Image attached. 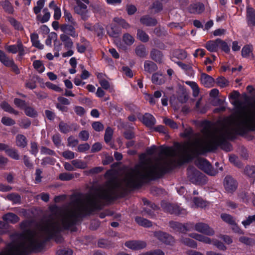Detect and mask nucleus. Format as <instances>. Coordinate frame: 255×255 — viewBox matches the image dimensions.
<instances>
[{"mask_svg": "<svg viewBox=\"0 0 255 255\" xmlns=\"http://www.w3.org/2000/svg\"><path fill=\"white\" fill-rule=\"evenodd\" d=\"M185 83L190 86L193 90V95L194 97H196L199 93V89L197 84L192 81H186Z\"/></svg>", "mask_w": 255, "mask_h": 255, "instance_id": "44", "label": "nucleus"}, {"mask_svg": "<svg viewBox=\"0 0 255 255\" xmlns=\"http://www.w3.org/2000/svg\"><path fill=\"white\" fill-rule=\"evenodd\" d=\"M59 129L61 132L63 133H67L71 130V126L61 121L59 124Z\"/></svg>", "mask_w": 255, "mask_h": 255, "instance_id": "39", "label": "nucleus"}, {"mask_svg": "<svg viewBox=\"0 0 255 255\" xmlns=\"http://www.w3.org/2000/svg\"><path fill=\"white\" fill-rule=\"evenodd\" d=\"M155 122L154 117L150 114L146 113L142 117V123L147 127L153 126Z\"/></svg>", "mask_w": 255, "mask_h": 255, "instance_id": "18", "label": "nucleus"}, {"mask_svg": "<svg viewBox=\"0 0 255 255\" xmlns=\"http://www.w3.org/2000/svg\"><path fill=\"white\" fill-rule=\"evenodd\" d=\"M238 183L233 177L227 175L224 180V187L228 193H233L237 189Z\"/></svg>", "mask_w": 255, "mask_h": 255, "instance_id": "7", "label": "nucleus"}, {"mask_svg": "<svg viewBox=\"0 0 255 255\" xmlns=\"http://www.w3.org/2000/svg\"><path fill=\"white\" fill-rule=\"evenodd\" d=\"M0 255H21L11 243L8 244L6 249L0 253Z\"/></svg>", "mask_w": 255, "mask_h": 255, "instance_id": "22", "label": "nucleus"}, {"mask_svg": "<svg viewBox=\"0 0 255 255\" xmlns=\"http://www.w3.org/2000/svg\"><path fill=\"white\" fill-rule=\"evenodd\" d=\"M200 79L201 83L206 87H211L214 86L215 82L214 78L205 73L201 74Z\"/></svg>", "mask_w": 255, "mask_h": 255, "instance_id": "16", "label": "nucleus"}, {"mask_svg": "<svg viewBox=\"0 0 255 255\" xmlns=\"http://www.w3.org/2000/svg\"><path fill=\"white\" fill-rule=\"evenodd\" d=\"M219 48H220L226 53H228L230 51V48L227 43L220 38L219 40Z\"/></svg>", "mask_w": 255, "mask_h": 255, "instance_id": "53", "label": "nucleus"}, {"mask_svg": "<svg viewBox=\"0 0 255 255\" xmlns=\"http://www.w3.org/2000/svg\"><path fill=\"white\" fill-rule=\"evenodd\" d=\"M60 39L63 43L64 47L67 49H71L73 47V42L71 39L65 34H62L60 36Z\"/></svg>", "mask_w": 255, "mask_h": 255, "instance_id": "23", "label": "nucleus"}, {"mask_svg": "<svg viewBox=\"0 0 255 255\" xmlns=\"http://www.w3.org/2000/svg\"><path fill=\"white\" fill-rule=\"evenodd\" d=\"M44 0H39L37 1V5L34 6L33 8L34 12L36 14H38L40 12L41 9L44 5Z\"/></svg>", "mask_w": 255, "mask_h": 255, "instance_id": "63", "label": "nucleus"}, {"mask_svg": "<svg viewBox=\"0 0 255 255\" xmlns=\"http://www.w3.org/2000/svg\"><path fill=\"white\" fill-rule=\"evenodd\" d=\"M222 219L226 223L230 225H235L236 222L234 218L230 214L223 213L221 215Z\"/></svg>", "mask_w": 255, "mask_h": 255, "instance_id": "40", "label": "nucleus"}, {"mask_svg": "<svg viewBox=\"0 0 255 255\" xmlns=\"http://www.w3.org/2000/svg\"><path fill=\"white\" fill-rule=\"evenodd\" d=\"M253 46L251 45H245L242 50V56L243 57H248L252 52Z\"/></svg>", "mask_w": 255, "mask_h": 255, "instance_id": "51", "label": "nucleus"}, {"mask_svg": "<svg viewBox=\"0 0 255 255\" xmlns=\"http://www.w3.org/2000/svg\"><path fill=\"white\" fill-rule=\"evenodd\" d=\"M154 236L160 242L168 245H172L175 243L174 238L169 234L161 231L155 232Z\"/></svg>", "mask_w": 255, "mask_h": 255, "instance_id": "8", "label": "nucleus"}, {"mask_svg": "<svg viewBox=\"0 0 255 255\" xmlns=\"http://www.w3.org/2000/svg\"><path fill=\"white\" fill-rule=\"evenodd\" d=\"M189 236L191 238H193L200 242H203L205 244H211L212 240L208 237L204 236L202 235L196 234V233H192L189 234Z\"/></svg>", "mask_w": 255, "mask_h": 255, "instance_id": "26", "label": "nucleus"}, {"mask_svg": "<svg viewBox=\"0 0 255 255\" xmlns=\"http://www.w3.org/2000/svg\"><path fill=\"white\" fill-rule=\"evenodd\" d=\"M247 17L250 24L255 25V10L248 7L247 10Z\"/></svg>", "mask_w": 255, "mask_h": 255, "instance_id": "25", "label": "nucleus"}, {"mask_svg": "<svg viewBox=\"0 0 255 255\" xmlns=\"http://www.w3.org/2000/svg\"><path fill=\"white\" fill-rule=\"evenodd\" d=\"M33 66L39 73H42L45 70L44 66L40 60H35L33 63Z\"/></svg>", "mask_w": 255, "mask_h": 255, "instance_id": "57", "label": "nucleus"}, {"mask_svg": "<svg viewBox=\"0 0 255 255\" xmlns=\"http://www.w3.org/2000/svg\"><path fill=\"white\" fill-rule=\"evenodd\" d=\"M30 38L33 46L39 49H42L43 48V45L41 44L38 40V34L36 33L31 34Z\"/></svg>", "mask_w": 255, "mask_h": 255, "instance_id": "33", "label": "nucleus"}, {"mask_svg": "<svg viewBox=\"0 0 255 255\" xmlns=\"http://www.w3.org/2000/svg\"><path fill=\"white\" fill-rule=\"evenodd\" d=\"M216 83L221 88L226 87L229 85V81L223 76L217 78L216 80Z\"/></svg>", "mask_w": 255, "mask_h": 255, "instance_id": "45", "label": "nucleus"}, {"mask_svg": "<svg viewBox=\"0 0 255 255\" xmlns=\"http://www.w3.org/2000/svg\"><path fill=\"white\" fill-rule=\"evenodd\" d=\"M5 152L9 157L12 159L15 160H18L19 158V156L16 149L9 148L8 147L5 151Z\"/></svg>", "mask_w": 255, "mask_h": 255, "instance_id": "43", "label": "nucleus"}, {"mask_svg": "<svg viewBox=\"0 0 255 255\" xmlns=\"http://www.w3.org/2000/svg\"><path fill=\"white\" fill-rule=\"evenodd\" d=\"M5 48L9 52L12 53H16L17 51H18L20 55H23L24 53L23 46L22 42L20 40L17 41V45H11L9 46H6L5 47Z\"/></svg>", "mask_w": 255, "mask_h": 255, "instance_id": "12", "label": "nucleus"}, {"mask_svg": "<svg viewBox=\"0 0 255 255\" xmlns=\"http://www.w3.org/2000/svg\"><path fill=\"white\" fill-rule=\"evenodd\" d=\"M150 56L151 58L156 62H162V54L161 52L157 49H153L151 51Z\"/></svg>", "mask_w": 255, "mask_h": 255, "instance_id": "27", "label": "nucleus"}, {"mask_svg": "<svg viewBox=\"0 0 255 255\" xmlns=\"http://www.w3.org/2000/svg\"><path fill=\"white\" fill-rule=\"evenodd\" d=\"M1 4L3 8L6 12L9 13H13L14 11L12 5L9 1L5 0L4 1H2Z\"/></svg>", "mask_w": 255, "mask_h": 255, "instance_id": "46", "label": "nucleus"}, {"mask_svg": "<svg viewBox=\"0 0 255 255\" xmlns=\"http://www.w3.org/2000/svg\"><path fill=\"white\" fill-rule=\"evenodd\" d=\"M204 9V5L201 2L193 3L189 7V12L193 14H200L203 12Z\"/></svg>", "mask_w": 255, "mask_h": 255, "instance_id": "14", "label": "nucleus"}, {"mask_svg": "<svg viewBox=\"0 0 255 255\" xmlns=\"http://www.w3.org/2000/svg\"><path fill=\"white\" fill-rule=\"evenodd\" d=\"M220 129L221 128H216L212 130L210 126L207 125L201 129L202 135H201L200 133L199 132L193 134L192 128H186L184 131L181 134V135L185 138H192V140L188 143V147L185 145L181 148V156H187L188 157H192L199 155H204L207 152L217 149L219 146L226 151H230L231 144L227 142V140L231 139L228 137H225L224 143L217 145L215 148L205 151H201L200 150L204 146L203 144L201 143L203 142L202 141H206V142H213V141H215L214 135L217 134V132H218Z\"/></svg>", "mask_w": 255, "mask_h": 255, "instance_id": "3", "label": "nucleus"}, {"mask_svg": "<svg viewBox=\"0 0 255 255\" xmlns=\"http://www.w3.org/2000/svg\"><path fill=\"white\" fill-rule=\"evenodd\" d=\"M158 178V157L154 161L147 159L128 172L123 180L111 178L94 193L86 195L84 199L75 197L64 208L57 218L47 220L38 231H26L22 242L11 243L21 255H27L32 252L40 251L45 242L50 239L54 238L57 243H61L63 238L59 233L69 230L82 216L102 209L104 202L116 199L128 188L140 187L145 181Z\"/></svg>", "mask_w": 255, "mask_h": 255, "instance_id": "1", "label": "nucleus"}, {"mask_svg": "<svg viewBox=\"0 0 255 255\" xmlns=\"http://www.w3.org/2000/svg\"><path fill=\"white\" fill-rule=\"evenodd\" d=\"M114 21L124 29H127L130 27V25L126 20L121 17H115Z\"/></svg>", "mask_w": 255, "mask_h": 255, "instance_id": "42", "label": "nucleus"}, {"mask_svg": "<svg viewBox=\"0 0 255 255\" xmlns=\"http://www.w3.org/2000/svg\"><path fill=\"white\" fill-rule=\"evenodd\" d=\"M214 246H216L219 250L221 251H225L226 250V247L224 245V244L220 241H218L216 239H213L211 241V244Z\"/></svg>", "mask_w": 255, "mask_h": 255, "instance_id": "60", "label": "nucleus"}, {"mask_svg": "<svg viewBox=\"0 0 255 255\" xmlns=\"http://www.w3.org/2000/svg\"><path fill=\"white\" fill-rule=\"evenodd\" d=\"M156 64L150 60H146L144 63V70L145 72L150 74L157 70Z\"/></svg>", "mask_w": 255, "mask_h": 255, "instance_id": "17", "label": "nucleus"}, {"mask_svg": "<svg viewBox=\"0 0 255 255\" xmlns=\"http://www.w3.org/2000/svg\"><path fill=\"white\" fill-rule=\"evenodd\" d=\"M195 231L208 236H212L215 234L214 230L210 228L208 225L204 223L196 224Z\"/></svg>", "mask_w": 255, "mask_h": 255, "instance_id": "10", "label": "nucleus"}, {"mask_svg": "<svg viewBox=\"0 0 255 255\" xmlns=\"http://www.w3.org/2000/svg\"><path fill=\"white\" fill-rule=\"evenodd\" d=\"M107 32L110 36L113 37H118L121 33L119 28L115 25H111L107 29Z\"/></svg>", "mask_w": 255, "mask_h": 255, "instance_id": "34", "label": "nucleus"}, {"mask_svg": "<svg viewBox=\"0 0 255 255\" xmlns=\"http://www.w3.org/2000/svg\"><path fill=\"white\" fill-rule=\"evenodd\" d=\"M113 130L110 127H108L105 130V133L104 136V140L106 143H109L113 136Z\"/></svg>", "mask_w": 255, "mask_h": 255, "instance_id": "52", "label": "nucleus"}, {"mask_svg": "<svg viewBox=\"0 0 255 255\" xmlns=\"http://www.w3.org/2000/svg\"><path fill=\"white\" fill-rule=\"evenodd\" d=\"M140 22L147 26H153L157 23V21L155 18L148 15L141 16L140 18Z\"/></svg>", "mask_w": 255, "mask_h": 255, "instance_id": "15", "label": "nucleus"}, {"mask_svg": "<svg viewBox=\"0 0 255 255\" xmlns=\"http://www.w3.org/2000/svg\"><path fill=\"white\" fill-rule=\"evenodd\" d=\"M196 164L198 168L209 175L214 176L217 173L210 162L205 158H200L198 159L196 161Z\"/></svg>", "mask_w": 255, "mask_h": 255, "instance_id": "6", "label": "nucleus"}, {"mask_svg": "<svg viewBox=\"0 0 255 255\" xmlns=\"http://www.w3.org/2000/svg\"><path fill=\"white\" fill-rule=\"evenodd\" d=\"M0 107L5 112L10 114H13L15 115H17L18 114V112L15 110L8 103L6 102H2L0 104Z\"/></svg>", "mask_w": 255, "mask_h": 255, "instance_id": "32", "label": "nucleus"}, {"mask_svg": "<svg viewBox=\"0 0 255 255\" xmlns=\"http://www.w3.org/2000/svg\"><path fill=\"white\" fill-rule=\"evenodd\" d=\"M135 52L137 56L141 58H144L147 55V52L146 50L145 47L144 45H139L137 46L135 49Z\"/></svg>", "mask_w": 255, "mask_h": 255, "instance_id": "30", "label": "nucleus"}, {"mask_svg": "<svg viewBox=\"0 0 255 255\" xmlns=\"http://www.w3.org/2000/svg\"><path fill=\"white\" fill-rule=\"evenodd\" d=\"M15 144L18 147L24 148L27 144L26 137L23 134H17L15 138Z\"/></svg>", "mask_w": 255, "mask_h": 255, "instance_id": "20", "label": "nucleus"}, {"mask_svg": "<svg viewBox=\"0 0 255 255\" xmlns=\"http://www.w3.org/2000/svg\"><path fill=\"white\" fill-rule=\"evenodd\" d=\"M169 224L170 227L175 231L184 233L183 224L174 221H170Z\"/></svg>", "mask_w": 255, "mask_h": 255, "instance_id": "29", "label": "nucleus"}, {"mask_svg": "<svg viewBox=\"0 0 255 255\" xmlns=\"http://www.w3.org/2000/svg\"><path fill=\"white\" fill-rule=\"evenodd\" d=\"M93 31L96 33L98 36H102L104 33V29L102 26L97 23L93 25Z\"/></svg>", "mask_w": 255, "mask_h": 255, "instance_id": "56", "label": "nucleus"}, {"mask_svg": "<svg viewBox=\"0 0 255 255\" xmlns=\"http://www.w3.org/2000/svg\"><path fill=\"white\" fill-rule=\"evenodd\" d=\"M74 26L72 24H63L60 25V28L62 32L70 35L72 37H75L78 36V34L75 32Z\"/></svg>", "mask_w": 255, "mask_h": 255, "instance_id": "13", "label": "nucleus"}, {"mask_svg": "<svg viewBox=\"0 0 255 255\" xmlns=\"http://www.w3.org/2000/svg\"><path fill=\"white\" fill-rule=\"evenodd\" d=\"M244 173L250 177L255 178V166L247 165L244 169Z\"/></svg>", "mask_w": 255, "mask_h": 255, "instance_id": "41", "label": "nucleus"}, {"mask_svg": "<svg viewBox=\"0 0 255 255\" xmlns=\"http://www.w3.org/2000/svg\"><path fill=\"white\" fill-rule=\"evenodd\" d=\"M187 175L189 180L193 184L203 185L207 182L206 176L194 167H190L188 168Z\"/></svg>", "mask_w": 255, "mask_h": 255, "instance_id": "4", "label": "nucleus"}, {"mask_svg": "<svg viewBox=\"0 0 255 255\" xmlns=\"http://www.w3.org/2000/svg\"><path fill=\"white\" fill-rule=\"evenodd\" d=\"M137 38L143 42H146L149 40L148 34L143 30L138 29L137 31Z\"/></svg>", "mask_w": 255, "mask_h": 255, "instance_id": "37", "label": "nucleus"}, {"mask_svg": "<svg viewBox=\"0 0 255 255\" xmlns=\"http://www.w3.org/2000/svg\"><path fill=\"white\" fill-rule=\"evenodd\" d=\"M193 203L196 207L205 208L208 205V203L199 197H194L193 199Z\"/></svg>", "mask_w": 255, "mask_h": 255, "instance_id": "36", "label": "nucleus"}, {"mask_svg": "<svg viewBox=\"0 0 255 255\" xmlns=\"http://www.w3.org/2000/svg\"><path fill=\"white\" fill-rule=\"evenodd\" d=\"M123 39L125 43L128 45H131L134 41V38L128 33L124 34Z\"/></svg>", "mask_w": 255, "mask_h": 255, "instance_id": "61", "label": "nucleus"}, {"mask_svg": "<svg viewBox=\"0 0 255 255\" xmlns=\"http://www.w3.org/2000/svg\"><path fill=\"white\" fill-rule=\"evenodd\" d=\"M150 9L153 13L160 12L163 9V4L161 1L156 0L150 6Z\"/></svg>", "mask_w": 255, "mask_h": 255, "instance_id": "28", "label": "nucleus"}, {"mask_svg": "<svg viewBox=\"0 0 255 255\" xmlns=\"http://www.w3.org/2000/svg\"><path fill=\"white\" fill-rule=\"evenodd\" d=\"M239 240L240 242L246 245L251 246L255 244V241L253 239L245 236L241 237Z\"/></svg>", "mask_w": 255, "mask_h": 255, "instance_id": "62", "label": "nucleus"}, {"mask_svg": "<svg viewBox=\"0 0 255 255\" xmlns=\"http://www.w3.org/2000/svg\"><path fill=\"white\" fill-rule=\"evenodd\" d=\"M71 163L74 167L79 169H85L87 166L86 163L80 159L73 160Z\"/></svg>", "mask_w": 255, "mask_h": 255, "instance_id": "47", "label": "nucleus"}, {"mask_svg": "<svg viewBox=\"0 0 255 255\" xmlns=\"http://www.w3.org/2000/svg\"><path fill=\"white\" fill-rule=\"evenodd\" d=\"M138 255H164V253L160 250H155L142 253Z\"/></svg>", "mask_w": 255, "mask_h": 255, "instance_id": "64", "label": "nucleus"}, {"mask_svg": "<svg viewBox=\"0 0 255 255\" xmlns=\"http://www.w3.org/2000/svg\"><path fill=\"white\" fill-rule=\"evenodd\" d=\"M1 122L2 124L6 126H13L15 124L14 120L10 118L7 117H3L1 118Z\"/></svg>", "mask_w": 255, "mask_h": 255, "instance_id": "59", "label": "nucleus"}, {"mask_svg": "<svg viewBox=\"0 0 255 255\" xmlns=\"http://www.w3.org/2000/svg\"><path fill=\"white\" fill-rule=\"evenodd\" d=\"M125 245L127 248L133 250H141L146 246V243L141 241H129L126 242Z\"/></svg>", "mask_w": 255, "mask_h": 255, "instance_id": "11", "label": "nucleus"}, {"mask_svg": "<svg viewBox=\"0 0 255 255\" xmlns=\"http://www.w3.org/2000/svg\"><path fill=\"white\" fill-rule=\"evenodd\" d=\"M12 60L9 59L3 51L0 50V61L5 66L8 65Z\"/></svg>", "mask_w": 255, "mask_h": 255, "instance_id": "55", "label": "nucleus"}, {"mask_svg": "<svg viewBox=\"0 0 255 255\" xmlns=\"http://www.w3.org/2000/svg\"><path fill=\"white\" fill-rule=\"evenodd\" d=\"M254 223H255V214L252 216H249L246 220L243 221L242 222V224L246 228Z\"/></svg>", "mask_w": 255, "mask_h": 255, "instance_id": "50", "label": "nucleus"}, {"mask_svg": "<svg viewBox=\"0 0 255 255\" xmlns=\"http://www.w3.org/2000/svg\"><path fill=\"white\" fill-rule=\"evenodd\" d=\"M64 17L65 20L73 25H77V23L73 18L71 13L66 9H64Z\"/></svg>", "mask_w": 255, "mask_h": 255, "instance_id": "48", "label": "nucleus"}, {"mask_svg": "<svg viewBox=\"0 0 255 255\" xmlns=\"http://www.w3.org/2000/svg\"><path fill=\"white\" fill-rule=\"evenodd\" d=\"M10 23L14 27V28L18 30H22L23 28L21 23L17 21L15 19L10 17L8 19Z\"/></svg>", "mask_w": 255, "mask_h": 255, "instance_id": "54", "label": "nucleus"}, {"mask_svg": "<svg viewBox=\"0 0 255 255\" xmlns=\"http://www.w3.org/2000/svg\"><path fill=\"white\" fill-rule=\"evenodd\" d=\"M76 3L77 5L74 8L75 12L80 15L83 20H86L89 17L87 6L79 0H76Z\"/></svg>", "mask_w": 255, "mask_h": 255, "instance_id": "9", "label": "nucleus"}, {"mask_svg": "<svg viewBox=\"0 0 255 255\" xmlns=\"http://www.w3.org/2000/svg\"><path fill=\"white\" fill-rule=\"evenodd\" d=\"M161 206L165 212L171 214L184 216L187 214V212L185 209L181 208L175 204H172L168 203H162Z\"/></svg>", "mask_w": 255, "mask_h": 255, "instance_id": "5", "label": "nucleus"}, {"mask_svg": "<svg viewBox=\"0 0 255 255\" xmlns=\"http://www.w3.org/2000/svg\"><path fill=\"white\" fill-rule=\"evenodd\" d=\"M135 221L139 225L145 228L151 227L152 225L150 221L141 217H136L135 218Z\"/></svg>", "mask_w": 255, "mask_h": 255, "instance_id": "31", "label": "nucleus"}, {"mask_svg": "<svg viewBox=\"0 0 255 255\" xmlns=\"http://www.w3.org/2000/svg\"><path fill=\"white\" fill-rule=\"evenodd\" d=\"M6 198L14 204H19L21 201V197L17 193H12L7 195Z\"/></svg>", "mask_w": 255, "mask_h": 255, "instance_id": "38", "label": "nucleus"}, {"mask_svg": "<svg viewBox=\"0 0 255 255\" xmlns=\"http://www.w3.org/2000/svg\"><path fill=\"white\" fill-rule=\"evenodd\" d=\"M240 93L237 91H233L229 95L230 98L235 100L234 105L237 109L224 124L217 134L214 135L215 141L213 142H202L203 147L201 151L209 150L216 147L225 141V137L233 139L236 134H243L248 131L255 130V110L251 107L243 106L241 102L238 99Z\"/></svg>", "mask_w": 255, "mask_h": 255, "instance_id": "2", "label": "nucleus"}, {"mask_svg": "<svg viewBox=\"0 0 255 255\" xmlns=\"http://www.w3.org/2000/svg\"><path fill=\"white\" fill-rule=\"evenodd\" d=\"M2 219L7 223L12 224L16 223L19 220V218L16 215L12 213H8L5 214L2 217Z\"/></svg>", "mask_w": 255, "mask_h": 255, "instance_id": "21", "label": "nucleus"}, {"mask_svg": "<svg viewBox=\"0 0 255 255\" xmlns=\"http://www.w3.org/2000/svg\"><path fill=\"white\" fill-rule=\"evenodd\" d=\"M112 245L113 244L111 242L103 239L99 240L98 242V246L100 248H109L111 247Z\"/></svg>", "mask_w": 255, "mask_h": 255, "instance_id": "58", "label": "nucleus"}, {"mask_svg": "<svg viewBox=\"0 0 255 255\" xmlns=\"http://www.w3.org/2000/svg\"><path fill=\"white\" fill-rule=\"evenodd\" d=\"M219 40L217 38L215 40H210L206 43V48L210 52H217L219 49Z\"/></svg>", "mask_w": 255, "mask_h": 255, "instance_id": "19", "label": "nucleus"}, {"mask_svg": "<svg viewBox=\"0 0 255 255\" xmlns=\"http://www.w3.org/2000/svg\"><path fill=\"white\" fill-rule=\"evenodd\" d=\"M152 82L156 85H161L164 83L165 80L164 77L158 72L153 73L151 77Z\"/></svg>", "mask_w": 255, "mask_h": 255, "instance_id": "24", "label": "nucleus"}, {"mask_svg": "<svg viewBox=\"0 0 255 255\" xmlns=\"http://www.w3.org/2000/svg\"><path fill=\"white\" fill-rule=\"evenodd\" d=\"M25 114L30 117H35L37 115L36 111L32 107L27 106V105L23 108Z\"/></svg>", "mask_w": 255, "mask_h": 255, "instance_id": "49", "label": "nucleus"}, {"mask_svg": "<svg viewBox=\"0 0 255 255\" xmlns=\"http://www.w3.org/2000/svg\"><path fill=\"white\" fill-rule=\"evenodd\" d=\"M180 242L184 245L191 248H196L197 247L196 242L190 238L182 237L180 239Z\"/></svg>", "mask_w": 255, "mask_h": 255, "instance_id": "35", "label": "nucleus"}]
</instances>
